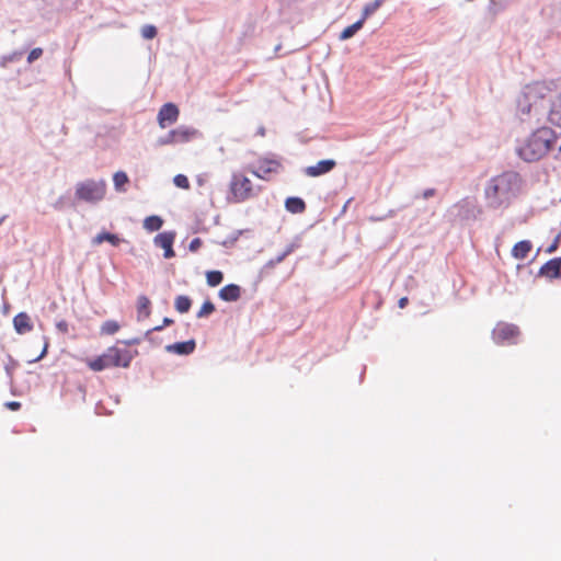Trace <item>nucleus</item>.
<instances>
[{"instance_id":"nucleus-1","label":"nucleus","mask_w":561,"mask_h":561,"mask_svg":"<svg viewBox=\"0 0 561 561\" xmlns=\"http://www.w3.org/2000/svg\"><path fill=\"white\" fill-rule=\"evenodd\" d=\"M523 185V179L518 172L505 171L491 178L484 187V197L490 208L497 209L508 207L515 199Z\"/></svg>"},{"instance_id":"nucleus-2","label":"nucleus","mask_w":561,"mask_h":561,"mask_svg":"<svg viewBox=\"0 0 561 561\" xmlns=\"http://www.w3.org/2000/svg\"><path fill=\"white\" fill-rule=\"evenodd\" d=\"M558 140L559 137L552 128L539 127L516 146L515 151L525 162H537L556 148Z\"/></svg>"},{"instance_id":"nucleus-3","label":"nucleus","mask_w":561,"mask_h":561,"mask_svg":"<svg viewBox=\"0 0 561 561\" xmlns=\"http://www.w3.org/2000/svg\"><path fill=\"white\" fill-rule=\"evenodd\" d=\"M551 90L543 82L527 84L518 95L516 104L520 115H545L549 114L551 100L548 99Z\"/></svg>"},{"instance_id":"nucleus-4","label":"nucleus","mask_w":561,"mask_h":561,"mask_svg":"<svg viewBox=\"0 0 561 561\" xmlns=\"http://www.w3.org/2000/svg\"><path fill=\"white\" fill-rule=\"evenodd\" d=\"M106 182L104 180L88 179L76 185L75 198L79 202L95 205L104 199Z\"/></svg>"},{"instance_id":"nucleus-5","label":"nucleus","mask_w":561,"mask_h":561,"mask_svg":"<svg viewBox=\"0 0 561 561\" xmlns=\"http://www.w3.org/2000/svg\"><path fill=\"white\" fill-rule=\"evenodd\" d=\"M199 135L201 133L196 128L182 125L159 137L156 140V146L162 147L167 145L185 144L198 137Z\"/></svg>"},{"instance_id":"nucleus-6","label":"nucleus","mask_w":561,"mask_h":561,"mask_svg":"<svg viewBox=\"0 0 561 561\" xmlns=\"http://www.w3.org/2000/svg\"><path fill=\"white\" fill-rule=\"evenodd\" d=\"M230 193L236 202H244L253 196V187L250 179L242 174H232L230 181Z\"/></svg>"},{"instance_id":"nucleus-7","label":"nucleus","mask_w":561,"mask_h":561,"mask_svg":"<svg viewBox=\"0 0 561 561\" xmlns=\"http://www.w3.org/2000/svg\"><path fill=\"white\" fill-rule=\"evenodd\" d=\"M519 335V328L512 323L500 322L493 329L492 337L497 344H515Z\"/></svg>"},{"instance_id":"nucleus-8","label":"nucleus","mask_w":561,"mask_h":561,"mask_svg":"<svg viewBox=\"0 0 561 561\" xmlns=\"http://www.w3.org/2000/svg\"><path fill=\"white\" fill-rule=\"evenodd\" d=\"M111 356V364L113 367L128 368L131 360L138 356V351H129L127 348H119L117 346H111L107 348Z\"/></svg>"},{"instance_id":"nucleus-9","label":"nucleus","mask_w":561,"mask_h":561,"mask_svg":"<svg viewBox=\"0 0 561 561\" xmlns=\"http://www.w3.org/2000/svg\"><path fill=\"white\" fill-rule=\"evenodd\" d=\"M448 216L454 221H465L476 218L474 208L467 199H462L448 209Z\"/></svg>"},{"instance_id":"nucleus-10","label":"nucleus","mask_w":561,"mask_h":561,"mask_svg":"<svg viewBox=\"0 0 561 561\" xmlns=\"http://www.w3.org/2000/svg\"><path fill=\"white\" fill-rule=\"evenodd\" d=\"M280 168V162L275 159L260 158L252 172L256 178L267 180L268 174L277 173Z\"/></svg>"},{"instance_id":"nucleus-11","label":"nucleus","mask_w":561,"mask_h":561,"mask_svg":"<svg viewBox=\"0 0 561 561\" xmlns=\"http://www.w3.org/2000/svg\"><path fill=\"white\" fill-rule=\"evenodd\" d=\"M179 107L174 103H165L163 104L158 112V123L161 128H165L174 124L179 118Z\"/></svg>"},{"instance_id":"nucleus-12","label":"nucleus","mask_w":561,"mask_h":561,"mask_svg":"<svg viewBox=\"0 0 561 561\" xmlns=\"http://www.w3.org/2000/svg\"><path fill=\"white\" fill-rule=\"evenodd\" d=\"M336 164L334 159H323L318 161L314 165L305 168L304 173L309 178H319L330 173Z\"/></svg>"},{"instance_id":"nucleus-13","label":"nucleus","mask_w":561,"mask_h":561,"mask_svg":"<svg viewBox=\"0 0 561 561\" xmlns=\"http://www.w3.org/2000/svg\"><path fill=\"white\" fill-rule=\"evenodd\" d=\"M196 348V341L194 339H190L187 341L175 342L172 344H168L165 346V351L171 354H176L181 356H187L194 353Z\"/></svg>"},{"instance_id":"nucleus-14","label":"nucleus","mask_w":561,"mask_h":561,"mask_svg":"<svg viewBox=\"0 0 561 561\" xmlns=\"http://www.w3.org/2000/svg\"><path fill=\"white\" fill-rule=\"evenodd\" d=\"M538 276L558 278L561 276V257H553L547 261L539 270Z\"/></svg>"},{"instance_id":"nucleus-15","label":"nucleus","mask_w":561,"mask_h":561,"mask_svg":"<svg viewBox=\"0 0 561 561\" xmlns=\"http://www.w3.org/2000/svg\"><path fill=\"white\" fill-rule=\"evenodd\" d=\"M241 293H242L241 287L237 284L231 283V284L224 286L219 290L218 297L226 302H234L240 299Z\"/></svg>"},{"instance_id":"nucleus-16","label":"nucleus","mask_w":561,"mask_h":561,"mask_svg":"<svg viewBox=\"0 0 561 561\" xmlns=\"http://www.w3.org/2000/svg\"><path fill=\"white\" fill-rule=\"evenodd\" d=\"M13 327L18 334H25L33 330V323L26 312H19L13 318Z\"/></svg>"},{"instance_id":"nucleus-17","label":"nucleus","mask_w":561,"mask_h":561,"mask_svg":"<svg viewBox=\"0 0 561 561\" xmlns=\"http://www.w3.org/2000/svg\"><path fill=\"white\" fill-rule=\"evenodd\" d=\"M111 362L112 360H111L110 353L106 350L103 354H101L92 359H89L88 366L93 371H102L106 368L113 367Z\"/></svg>"},{"instance_id":"nucleus-18","label":"nucleus","mask_w":561,"mask_h":561,"mask_svg":"<svg viewBox=\"0 0 561 561\" xmlns=\"http://www.w3.org/2000/svg\"><path fill=\"white\" fill-rule=\"evenodd\" d=\"M306 208V202L299 196H289L285 199V209L290 214H302Z\"/></svg>"},{"instance_id":"nucleus-19","label":"nucleus","mask_w":561,"mask_h":561,"mask_svg":"<svg viewBox=\"0 0 561 561\" xmlns=\"http://www.w3.org/2000/svg\"><path fill=\"white\" fill-rule=\"evenodd\" d=\"M533 249V243L529 240H522L514 244L512 248V256L517 260H524L528 256Z\"/></svg>"},{"instance_id":"nucleus-20","label":"nucleus","mask_w":561,"mask_h":561,"mask_svg":"<svg viewBox=\"0 0 561 561\" xmlns=\"http://www.w3.org/2000/svg\"><path fill=\"white\" fill-rule=\"evenodd\" d=\"M105 241L111 243L113 247H118L123 240L118 234L103 230L92 239V244L99 245Z\"/></svg>"},{"instance_id":"nucleus-21","label":"nucleus","mask_w":561,"mask_h":561,"mask_svg":"<svg viewBox=\"0 0 561 561\" xmlns=\"http://www.w3.org/2000/svg\"><path fill=\"white\" fill-rule=\"evenodd\" d=\"M175 237H176L175 231L159 232L153 238V244L157 248H161V249L168 248L169 245H173L174 244Z\"/></svg>"},{"instance_id":"nucleus-22","label":"nucleus","mask_w":561,"mask_h":561,"mask_svg":"<svg viewBox=\"0 0 561 561\" xmlns=\"http://www.w3.org/2000/svg\"><path fill=\"white\" fill-rule=\"evenodd\" d=\"M151 313V301L145 295H140L137 299V320L141 321Z\"/></svg>"},{"instance_id":"nucleus-23","label":"nucleus","mask_w":561,"mask_h":561,"mask_svg":"<svg viewBox=\"0 0 561 561\" xmlns=\"http://www.w3.org/2000/svg\"><path fill=\"white\" fill-rule=\"evenodd\" d=\"M364 21L363 20H357L356 22H354L353 24L346 26L341 33H340V36H339V39L340 41H346V39H350L352 38L358 31H360L364 26Z\"/></svg>"},{"instance_id":"nucleus-24","label":"nucleus","mask_w":561,"mask_h":561,"mask_svg":"<svg viewBox=\"0 0 561 561\" xmlns=\"http://www.w3.org/2000/svg\"><path fill=\"white\" fill-rule=\"evenodd\" d=\"M114 188L117 192H126V185L129 183V178L125 171H117L113 175Z\"/></svg>"},{"instance_id":"nucleus-25","label":"nucleus","mask_w":561,"mask_h":561,"mask_svg":"<svg viewBox=\"0 0 561 561\" xmlns=\"http://www.w3.org/2000/svg\"><path fill=\"white\" fill-rule=\"evenodd\" d=\"M550 123L561 127V98L557 102H552L548 114Z\"/></svg>"},{"instance_id":"nucleus-26","label":"nucleus","mask_w":561,"mask_h":561,"mask_svg":"<svg viewBox=\"0 0 561 561\" xmlns=\"http://www.w3.org/2000/svg\"><path fill=\"white\" fill-rule=\"evenodd\" d=\"M163 219L158 215H151L145 218L144 228L149 232H154L161 229Z\"/></svg>"},{"instance_id":"nucleus-27","label":"nucleus","mask_w":561,"mask_h":561,"mask_svg":"<svg viewBox=\"0 0 561 561\" xmlns=\"http://www.w3.org/2000/svg\"><path fill=\"white\" fill-rule=\"evenodd\" d=\"M192 299L186 295H179L174 301V308L180 313H186L192 307Z\"/></svg>"},{"instance_id":"nucleus-28","label":"nucleus","mask_w":561,"mask_h":561,"mask_svg":"<svg viewBox=\"0 0 561 561\" xmlns=\"http://www.w3.org/2000/svg\"><path fill=\"white\" fill-rule=\"evenodd\" d=\"M224 280V273L219 270H211L206 272V283L209 287H217Z\"/></svg>"},{"instance_id":"nucleus-29","label":"nucleus","mask_w":561,"mask_h":561,"mask_svg":"<svg viewBox=\"0 0 561 561\" xmlns=\"http://www.w3.org/2000/svg\"><path fill=\"white\" fill-rule=\"evenodd\" d=\"M121 324L115 320H106L100 328L101 335H113L118 332Z\"/></svg>"},{"instance_id":"nucleus-30","label":"nucleus","mask_w":561,"mask_h":561,"mask_svg":"<svg viewBox=\"0 0 561 561\" xmlns=\"http://www.w3.org/2000/svg\"><path fill=\"white\" fill-rule=\"evenodd\" d=\"M383 2L385 0H375L370 3H367L363 8L360 20L365 22L371 14H374L382 5Z\"/></svg>"},{"instance_id":"nucleus-31","label":"nucleus","mask_w":561,"mask_h":561,"mask_svg":"<svg viewBox=\"0 0 561 561\" xmlns=\"http://www.w3.org/2000/svg\"><path fill=\"white\" fill-rule=\"evenodd\" d=\"M24 55V50H16L8 55L0 57V67L5 68L10 62H16L21 60Z\"/></svg>"},{"instance_id":"nucleus-32","label":"nucleus","mask_w":561,"mask_h":561,"mask_svg":"<svg viewBox=\"0 0 561 561\" xmlns=\"http://www.w3.org/2000/svg\"><path fill=\"white\" fill-rule=\"evenodd\" d=\"M216 310V307L214 305L213 301H210L209 299L205 300L201 307V309L198 310V312L196 313V317L198 319H202V318H207L209 317L213 312H215Z\"/></svg>"},{"instance_id":"nucleus-33","label":"nucleus","mask_w":561,"mask_h":561,"mask_svg":"<svg viewBox=\"0 0 561 561\" xmlns=\"http://www.w3.org/2000/svg\"><path fill=\"white\" fill-rule=\"evenodd\" d=\"M158 34V28L152 24H146L141 27V36L145 39H153Z\"/></svg>"},{"instance_id":"nucleus-34","label":"nucleus","mask_w":561,"mask_h":561,"mask_svg":"<svg viewBox=\"0 0 561 561\" xmlns=\"http://www.w3.org/2000/svg\"><path fill=\"white\" fill-rule=\"evenodd\" d=\"M173 183L179 188H183V190L190 188V181H188L187 176L184 174H176L173 178Z\"/></svg>"},{"instance_id":"nucleus-35","label":"nucleus","mask_w":561,"mask_h":561,"mask_svg":"<svg viewBox=\"0 0 561 561\" xmlns=\"http://www.w3.org/2000/svg\"><path fill=\"white\" fill-rule=\"evenodd\" d=\"M43 55V49L41 47L33 48L27 55V62L33 64L35 60L41 58Z\"/></svg>"},{"instance_id":"nucleus-36","label":"nucleus","mask_w":561,"mask_h":561,"mask_svg":"<svg viewBox=\"0 0 561 561\" xmlns=\"http://www.w3.org/2000/svg\"><path fill=\"white\" fill-rule=\"evenodd\" d=\"M142 340H145L144 336L142 337L135 336V337L127 339V340H118L117 344H123L125 346H134V345L140 344Z\"/></svg>"},{"instance_id":"nucleus-37","label":"nucleus","mask_w":561,"mask_h":561,"mask_svg":"<svg viewBox=\"0 0 561 561\" xmlns=\"http://www.w3.org/2000/svg\"><path fill=\"white\" fill-rule=\"evenodd\" d=\"M44 340H45V342H44L43 350H41V354L37 357L28 360L30 364L37 363L47 355L49 343H48L47 337H44Z\"/></svg>"},{"instance_id":"nucleus-38","label":"nucleus","mask_w":561,"mask_h":561,"mask_svg":"<svg viewBox=\"0 0 561 561\" xmlns=\"http://www.w3.org/2000/svg\"><path fill=\"white\" fill-rule=\"evenodd\" d=\"M276 265H277V263H274V260H273V259H271V260H270V261H267V262L263 265V267L261 268V271H260V276H261V277L265 276V275H266V274H268V272H270L271 270H273Z\"/></svg>"},{"instance_id":"nucleus-39","label":"nucleus","mask_w":561,"mask_h":561,"mask_svg":"<svg viewBox=\"0 0 561 561\" xmlns=\"http://www.w3.org/2000/svg\"><path fill=\"white\" fill-rule=\"evenodd\" d=\"M163 329H164V327H163L162 324L157 325V327H154V328H152V329H149V330H147V331L145 332V334H144V339H145V340H147V341H149V342H153L152 333H153V332H160V331H162Z\"/></svg>"},{"instance_id":"nucleus-40","label":"nucleus","mask_w":561,"mask_h":561,"mask_svg":"<svg viewBox=\"0 0 561 561\" xmlns=\"http://www.w3.org/2000/svg\"><path fill=\"white\" fill-rule=\"evenodd\" d=\"M435 194H436L435 188H426L422 193L415 194L414 199L420 198V197H422L424 199H428V198L433 197Z\"/></svg>"},{"instance_id":"nucleus-41","label":"nucleus","mask_w":561,"mask_h":561,"mask_svg":"<svg viewBox=\"0 0 561 561\" xmlns=\"http://www.w3.org/2000/svg\"><path fill=\"white\" fill-rule=\"evenodd\" d=\"M69 201V198L65 195L60 196L56 203L53 205L55 209L57 210H62L67 204V202Z\"/></svg>"},{"instance_id":"nucleus-42","label":"nucleus","mask_w":561,"mask_h":561,"mask_svg":"<svg viewBox=\"0 0 561 561\" xmlns=\"http://www.w3.org/2000/svg\"><path fill=\"white\" fill-rule=\"evenodd\" d=\"M203 244V241L201 238H194L188 244V250L191 252H196Z\"/></svg>"},{"instance_id":"nucleus-43","label":"nucleus","mask_w":561,"mask_h":561,"mask_svg":"<svg viewBox=\"0 0 561 561\" xmlns=\"http://www.w3.org/2000/svg\"><path fill=\"white\" fill-rule=\"evenodd\" d=\"M560 238H561V234H558L553 241L551 242V244L547 248L546 252L547 253H553L557 251V249L559 248V244H560Z\"/></svg>"},{"instance_id":"nucleus-44","label":"nucleus","mask_w":561,"mask_h":561,"mask_svg":"<svg viewBox=\"0 0 561 561\" xmlns=\"http://www.w3.org/2000/svg\"><path fill=\"white\" fill-rule=\"evenodd\" d=\"M4 407L10 411H19L22 404L19 401H8L4 403Z\"/></svg>"},{"instance_id":"nucleus-45","label":"nucleus","mask_w":561,"mask_h":561,"mask_svg":"<svg viewBox=\"0 0 561 561\" xmlns=\"http://www.w3.org/2000/svg\"><path fill=\"white\" fill-rule=\"evenodd\" d=\"M163 257L164 259H172L175 256V251L173 249V245H169L168 248L163 249Z\"/></svg>"},{"instance_id":"nucleus-46","label":"nucleus","mask_w":561,"mask_h":561,"mask_svg":"<svg viewBox=\"0 0 561 561\" xmlns=\"http://www.w3.org/2000/svg\"><path fill=\"white\" fill-rule=\"evenodd\" d=\"M56 328L59 332L61 333H67L68 332V322L65 321V320H60L56 323Z\"/></svg>"},{"instance_id":"nucleus-47","label":"nucleus","mask_w":561,"mask_h":561,"mask_svg":"<svg viewBox=\"0 0 561 561\" xmlns=\"http://www.w3.org/2000/svg\"><path fill=\"white\" fill-rule=\"evenodd\" d=\"M298 247H299V244H298V243H296V242H291L290 244H288V245L286 247V249H285L283 252L285 253V255H287V256H288V255H290V254L295 251V249H297Z\"/></svg>"},{"instance_id":"nucleus-48","label":"nucleus","mask_w":561,"mask_h":561,"mask_svg":"<svg viewBox=\"0 0 561 561\" xmlns=\"http://www.w3.org/2000/svg\"><path fill=\"white\" fill-rule=\"evenodd\" d=\"M408 304H409V299H408V297H401V298L399 299V301H398V306H399V308H401V309L405 308V307L408 306Z\"/></svg>"},{"instance_id":"nucleus-49","label":"nucleus","mask_w":561,"mask_h":561,"mask_svg":"<svg viewBox=\"0 0 561 561\" xmlns=\"http://www.w3.org/2000/svg\"><path fill=\"white\" fill-rule=\"evenodd\" d=\"M286 257H287V255H285V253H284V252H282L279 255H277V256H276V257H274L273 260H274V263L279 264V263H282Z\"/></svg>"},{"instance_id":"nucleus-50","label":"nucleus","mask_w":561,"mask_h":561,"mask_svg":"<svg viewBox=\"0 0 561 561\" xmlns=\"http://www.w3.org/2000/svg\"><path fill=\"white\" fill-rule=\"evenodd\" d=\"M556 147H557L558 151L554 154V158L561 160V138H559L558 144H557Z\"/></svg>"},{"instance_id":"nucleus-51","label":"nucleus","mask_w":561,"mask_h":561,"mask_svg":"<svg viewBox=\"0 0 561 561\" xmlns=\"http://www.w3.org/2000/svg\"><path fill=\"white\" fill-rule=\"evenodd\" d=\"M173 319L169 318V317H164L163 318V321H162V325L165 328V327H169L173 323Z\"/></svg>"},{"instance_id":"nucleus-52","label":"nucleus","mask_w":561,"mask_h":561,"mask_svg":"<svg viewBox=\"0 0 561 561\" xmlns=\"http://www.w3.org/2000/svg\"><path fill=\"white\" fill-rule=\"evenodd\" d=\"M265 133H266L265 127H264V126H260V127L257 128L256 135H259V136H262V137H263V136H265Z\"/></svg>"},{"instance_id":"nucleus-53","label":"nucleus","mask_w":561,"mask_h":561,"mask_svg":"<svg viewBox=\"0 0 561 561\" xmlns=\"http://www.w3.org/2000/svg\"><path fill=\"white\" fill-rule=\"evenodd\" d=\"M5 218H7V216L0 217V225L4 221Z\"/></svg>"},{"instance_id":"nucleus-54","label":"nucleus","mask_w":561,"mask_h":561,"mask_svg":"<svg viewBox=\"0 0 561 561\" xmlns=\"http://www.w3.org/2000/svg\"><path fill=\"white\" fill-rule=\"evenodd\" d=\"M237 239H238V237H234V238L231 239L230 242L232 243V242L237 241Z\"/></svg>"},{"instance_id":"nucleus-55","label":"nucleus","mask_w":561,"mask_h":561,"mask_svg":"<svg viewBox=\"0 0 561 561\" xmlns=\"http://www.w3.org/2000/svg\"><path fill=\"white\" fill-rule=\"evenodd\" d=\"M364 374H365V369H364V370L362 371V374H360V380L363 379Z\"/></svg>"},{"instance_id":"nucleus-56","label":"nucleus","mask_w":561,"mask_h":561,"mask_svg":"<svg viewBox=\"0 0 561 561\" xmlns=\"http://www.w3.org/2000/svg\"><path fill=\"white\" fill-rule=\"evenodd\" d=\"M152 343L160 344V342H158V339H153V342H152Z\"/></svg>"}]
</instances>
